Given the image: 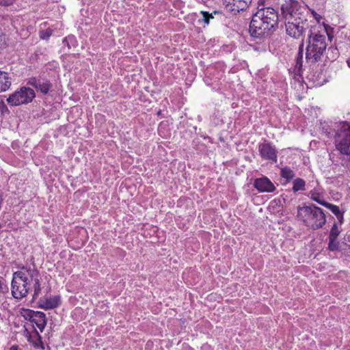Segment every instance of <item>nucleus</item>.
<instances>
[{
    "label": "nucleus",
    "mask_w": 350,
    "mask_h": 350,
    "mask_svg": "<svg viewBox=\"0 0 350 350\" xmlns=\"http://www.w3.org/2000/svg\"><path fill=\"white\" fill-rule=\"evenodd\" d=\"M250 24L251 36L259 38L268 33L278 25V14L272 8L256 7Z\"/></svg>",
    "instance_id": "obj_1"
},
{
    "label": "nucleus",
    "mask_w": 350,
    "mask_h": 350,
    "mask_svg": "<svg viewBox=\"0 0 350 350\" xmlns=\"http://www.w3.org/2000/svg\"><path fill=\"white\" fill-rule=\"evenodd\" d=\"M329 25L323 23V30H311L306 47V59L308 63H315L321 59L327 48V37L330 39Z\"/></svg>",
    "instance_id": "obj_2"
},
{
    "label": "nucleus",
    "mask_w": 350,
    "mask_h": 350,
    "mask_svg": "<svg viewBox=\"0 0 350 350\" xmlns=\"http://www.w3.org/2000/svg\"><path fill=\"white\" fill-rule=\"evenodd\" d=\"M297 217L312 230L320 229L326 223V215L323 209L312 203L298 206Z\"/></svg>",
    "instance_id": "obj_3"
},
{
    "label": "nucleus",
    "mask_w": 350,
    "mask_h": 350,
    "mask_svg": "<svg viewBox=\"0 0 350 350\" xmlns=\"http://www.w3.org/2000/svg\"><path fill=\"white\" fill-rule=\"evenodd\" d=\"M30 290V280L24 271H17L13 273L11 293L14 298L21 299L25 297Z\"/></svg>",
    "instance_id": "obj_4"
},
{
    "label": "nucleus",
    "mask_w": 350,
    "mask_h": 350,
    "mask_svg": "<svg viewBox=\"0 0 350 350\" xmlns=\"http://www.w3.org/2000/svg\"><path fill=\"white\" fill-rule=\"evenodd\" d=\"M335 145L340 153H350V124L342 122L337 125Z\"/></svg>",
    "instance_id": "obj_5"
},
{
    "label": "nucleus",
    "mask_w": 350,
    "mask_h": 350,
    "mask_svg": "<svg viewBox=\"0 0 350 350\" xmlns=\"http://www.w3.org/2000/svg\"><path fill=\"white\" fill-rule=\"evenodd\" d=\"M282 13L286 21L301 18H306L305 13L308 9L304 4L297 1L289 0L282 4Z\"/></svg>",
    "instance_id": "obj_6"
},
{
    "label": "nucleus",
    "mask_w": 350,
    "mask_h": 350,
    "mask_svg": "<svg viewBox=\"0 0 350 350\" xmlns=\"http://www.w3.org/2000/svg\"><path fill=\"white\" fill-rule=\"evenodd\" d=\"M35 96L36 94L33 89L22 87L10 94L7 98V102L12 106H18L31 103Z\"/></svg>",
    "instance_id": "obj_7"
},
{
    "label": "nucleus",
    "mask_w": 350,
    "mask_h": 350,
    "mask_svg": "<svg viewBox=\"0 0 350 350\" xmlns=\"http://www.w3.org/2000/svg\"><path fill=\"white\" fill-rule=\"evenodd\" d=\"M286 23V31L288 36L298 39L303 36L304 31L307 26V19L301 18L288 20Z\"/></svg>",
    "instance_id": "obj_8"
},
{
    "label": "nucleus",
    "mask_w": 350,
    "mask_h": 350,
    "mask_svg": "<svg viewBox=\"0 0 350 350\" xmlns=\"http://www.w3.org/2000/svg\"><path fill=\"white\" fill-rule=\"evenodd\" d=\"M303 54L304 40H302L299 47V51L295 60V64L291 68H289V72L293 73L295 77L297 76L300 77L301 75L303 70Z\"/></svg>",
    "instance_id": "obj_9"
},
{
    "label": "nucleus",
    "mask_w": 350,
    "mask_h": 350,
    "mask_svg": "<svg viewBox=\"0 0 350 350\" xmlns=\"http://www.w3.org/2000/svg\"><path fill=\"white\" fill-rule=\"evenodd\" d=\"M254 187L260 192H273L275 187L272 182L266 176L256 178Z\"/></svg>",
    "instance_id": "obj_10"
},
{
    "label": "nucleus",
    "mask_w": 350,
    "mask_h": 350,
    "mask_svg": "<svg viewBox=\"0 0 350 350\" xmlns=\"http://www.w3.org/2000/svg\"><path fill=\"white\" fill-rule=\"evenodd\" d=\"M28 84L34 87L37 90L40 91L44 94L49 92L51 87V84L48 80L36 77L29 79Z\"/></svg>",
    "instance_id": "obj_11"
},
{
    "label": "nucleus",
    "mask_w": 350,
    "mask_h": 350,
    "mask_svg": "<svg viewBox=\"0 0 350 350\" xmlns=\"http://www.w3.org/2000/svg\"><path fill=\"white\" fill-rule=\"evenodd\" d=\"M38 304L39 308L44 310L55 308L61 304L60 297L57 295L45 299H40Z\"/></svg>",
    "instance_id": "obj_12"
},
{
    "label": "nucleus",
    "mask_w": 350,
    "mask_h": 350,
    "mask_svg": "<svg viewBox=\"0 0 350 350\" xmlns=\"http://www.w3.org/2000/svg\"><path fill=\"white\" fill-rule=\"evenodd\" d=\"M25 332L27 333L26 336L27 338L28 342L31 343L34 348L40 349H42V350L44 349V343L42 342V336H40V334L38 333V330L34 327H33V333L36 338L35 340L32 339V336L27 328L25 329Z\"/></svg>",
    "instance_id": "obj_13"
},
{
    "label": "nucleus",
    "mask_w": 350,
    "mask_h": 350,
    "mask_svg": "<svg viewBox=\"0 0 350 350\" xmlns=\"http://www.w3.org/2000/svg\"><path fill=\"white\" fill-rule=\"evenodd\" d=\"M31 323L35 324L40 331L42 332L47 323L46 314L43 312L36 311Z\"/></svg>",
    "instance_id": "obj_14"
},
{
    "label": "nucleus",
    "mask_w": 350,
    "mask_h": 350,
    "mask_svg": "<svg viewBox=\"0 0 350 350\" xmlns=\"http://www.w3.org/2000/svg\"><path fill=\"white\" fill-rule=\"evenodd\" d=\"M252 0H232L229 2L231 6L232 11L240 12L245 10L251 5Z\"/></svg>",
    "instance_id": "obj_15"
},
{
    "label": "nucleus",
    "mask_w": 350,
    "mask_h": 350,
    "mask_svg": "<svg viewBox=\"0 0 350 350\" xmlns=\"http://www.w3.org/2000/svg\"><path fill=\"white\" fill-rule=\"evenodd\" d=\"M12 84V78L8 72L0 70V93L8 90Z\"/></svg>",
    "instance_id": "obj_16"
},
{
    "label": "nucleus",
    "mask_w": 350,
    "mask_h": 350,
    "mask_svg": "<svg viewBox=\"0 0 350 350\" xmlns=\"http://www.w3.org/2000/svg\"><path fill=\"white\" fill-rule=\"evenodd\" d=\"M329 159L334 165H348L350 163V154H329Z\"/></svg>",
    "instance_id": "obj_17"
},
{
    "label": "nucleus",
    "mask_w": 350,
    "mask_h": 350,
    "mask_svg": "<svg viewBox=\"0 0 350 350\" xmlns=\"http://www.w3.org/2000/svg\"><path fill=\"white\" fill-rule=\"evenodd\" d=\"M325 207L328 208L337 218L338 223L340 225L342 224L344 222V211H342L339 206L331 204L329 202H327L325 205Z\"/></svg>",
    "instance_id": "obj_18"
},
{
    "label": "nucleus",
    "mask_w": 350,
    "mask_h": 350,
    "mask_svg": "<svg viewBox=\"0 0 350 350\" xmlns=\"http://www.w3.org/2000/svg\"><path fill=\"white\" fill-rule=\"evenodd\" d=\"M200 14L202 17L198 19V23L203 25L204 27L208 25L210 23V20L213 19V14H220L221 13L218 11H214L213 13H208V12L201 11Z\"/></svg>",
    "instance_id": "obj_19"
},
{
    "label": "nucleus",
    "mask_w": 350,
    "mask_h": 350,
    "mask_svg": "<svg viewBox=\"0 0 350 350\" xmlns=\"http://www.w3.org/2000/svg\"><path fill=\"white\" fill-rule=\"evenodd\" d=\"M258 150L260 153H275L276 152L275 147L265 141L259 144Z\"/></svg>",
    "instance_id": "obj_20"
},
{
    "label": "nucleus",
    "mask_w": 350,
    "mask_h": 350,
    "mask_svg": "<svg viewBox=\"0 0 350 350\" xmlns=\"http://www.w3.org/2000/svg\"><path fill=\"white\" fill-rule=\"evenodd\" d=\"M293 191L294 192H297L299 191H304L306 189L305 185L306 182L304 179L301 178H297L293 182Z\"/></svg>",
    "instance_id": "obj_21"
},
{
    "label": "nucleus",
    "mask_w": 350,
    "mask_h": 350,
    "mask_svg": "<svg viewBox=\"0 0 350 350\" xmlns=\"http://www.w3.org/2000/svg\"><path fill=\"white\" fill-rule=\"evenodd\" d=\"M280 176L286 178L287 181H289L295 177V174L290 167H285L281 169Z\"/></svg>",
    "instance_id": "obj_22"
},
{
    "label": "nucleus",
    "mask_w": 350,
    "mask_h": 350,
    "mask_svg": "<svg viewBox=\"0 0 350 350\" xmlns=\"http://www.w3.org/2000/svg\"><path fill=\"white\" fill-rule=\"evenodd\" d=\"M168 124L166 122H162L160 123L158 127L159 134L164 138L167 137L170 135V130L167 129Z\"/></svg>",
    "instance_id": "obj_23"
},
{
    "label": "nucleus",
    "mask_w": 350,
    "mask_h": 350,
    "mask_svg": "<svg viewBox=\"0 0 350 350\" xmlns=\"http://www.w3.org/2000/svg\"><path fill=\"white\" fill-rule=\"evenodd\" d=\"M33 282V294L31 301H34L38 298L42 290L40 279L36 278Z\"/></svg>",
    "instance_id": "obj_24"
},
{
    "label": "nucleus",
    "mask_w": 350,
    "mask_h": 350,
    "mask_svg": "<svg viewBox=\"0 0 350 350\" xmlns=\"http://www.w3.org/2000/svg\"><path fill=\"white\" fill-rule=\"evenodd\" d=\"M36 311L32 310L31 309L22 308L21 310V316L27 321H29L31 323Z\"/></svg>",
    "instance_id": "obj_25"
},
{
    "label": "nucleus",
    "mask_w": 350,
    "mask_h": 350,
    "mask_svg": "<svg viewBox=\"0 0 350 350\" xmlns=\"http://www.w3.org/2000/svg\"><path fill=\"white\" fill-rule=\"evenodd\" d=\"M327 249L331 252L338 251L340 250V243L337 238L329 239Z\"/></svg>",
    "instance_id": "obj_26"
},
{
    "label": "nucleus",
    "mask_w": 350,
    "mask_h": 350,
    "mask_svg": "<svg viewBox=\"0 0 350 350\" xmlns=\"http://www.w3.org/2000/svg\"><path fill=\"white\" fill-rule=\"evenodd\" d=\"M26 272H25L27 275V278L29 277L31 280L35 281L36 278H39L40 273L37 269H31L30 267L25 268Z\"/></svg>",
    "instance_id": "obj_27"
},
{
    "label": "nucleus",
    "mask_w": 350,
    "mask_h": 350,
    "mask_svg": "<svg viewBox=\"0 0 350 350\" xmlns=\"http://www.w3.org/2000/svg\"><path fill=\"white\" fill-rule=\"evenodd\" d=\"M340 232L341 231L338 228V224L334 221L329 231L328 239H338Z\"/></svg>",
    "instance_id": "obj_28"
},
{
    "label": "nucleus",
    "mask_w": 350,
    "mask_h": 350,
    "mask_svg": "<svg viewBox=\"0 0 350 350\" xmlns=\"http://www.w3.org/2000/svg\"><path fill=\"white\" fill-rule=\"evenodd\" d=\"M310 198L313 200V201H315L316 202H317L318 204L325 206V205L326 204V203L327 202H326L325 200H323V198H321V197L320 196V195L316 192H312L311 191L310 192Z\"/></svg>",
    "instance_id": "obj_29"
},
{
    "label": "nucleus",
    "mask_w": 350,
    "mask_h": 350,
    "mask_svg": "<svg viewBox=\"0 0 350 350\" xmlns=\"http://www.w3.org/2000/svg\"><path fill=\"white\" fill-rule=\"evenodd\" d=\"M64 42H66L68 47L70 48L71 46H75L76 45V38L73 36H69L64 39Z\"/></svg>",
    "instance_id": "obj_30"
},
{
    "label": "nucleus",
    "mask_w": 350,
    "mask_h": 350,
    "mask_svg": "<svg viewBox=\"0 0 350 350\" xmlns=\"http://www.w3.org/2000/svg\"><path fill=\"white\" fill-rule=\"evenodd\" d=\"M321 129L323 133H325L327 137H331L332 133L329 131V125L327 123L324 122L323 124H321Z\"/></svg>",
    "instance_id": "obj_31"
},
{
    "label": "nucleus",
    "mask_w": 350,
    "mask_h": 350,
    "mask_svg": "<svg viewBox=\"0 0 350 350\" xmlns=\"http://www.w3.org/2000/svg\"><path fill=\"white\" fill-rule=\"evenodd\" d=\"M311 13H312V14L313 17L314 18V19H315V20L317 21V22L318 23V24H319V25H323V23H324V22H323V21H322V22H321V20H322V18H322V16H321L320 14H317V13L315 11H314V10H312V11H311Z\"/></svg>",
    "instance_id": "obj_32"
},
{
    "label": "nucleus",
    "mask_w": 350,
    "mask_h": 350,
    "mask_svg": "<svg viewBox=\"0 0 350 350\" xmlns=\"http://www.w3.org/2000/svg\"><path fill=\"white\" fill-rule=\"evenodd\" d=\"M328 51H331L332 53V56L331 57H329L330 59H335L337 58L338 55V52L336 48H329Z\"/></svg>",
    "instance_id": "obj_33"
},
{
    "label": "nucleus",
    "mask_w": 350,
    "mask_h": 350,
    "mask_svg": "<svg viewBox=\"0 0 350 350\" xmlns=\"http://www.w3.org/2000/svg\"><path fill=\"white\" fill-rule=\"evenodd\" d=\"M52 34V30L50 29H48L46 30L45 32L42 33L40 37L42 39H47L49 38Z\"/></svg>",
    "instance_id": "obj_34"
},
{
    "label": "nucleus",
    "mask_w": 350,
    "mask_h": 350,
    "mask_svg": "<svg viewBox=\"0 0 350 350\" xmlns=\"http://www.w3.org/2000/svg\"><path fill=\"white\" fill-rule=\"evenodd\" d=\"M262 157L265 159H271L276 161L277 154H261Z\"/></svg>",
    "instance_id": "obj_35"
},
{
    "label": "nucleus",
    "mask_w": 350,
    "mask_h": 350,
    "mask_svg": "<svg viewBox=\"0 0 350 350\" xmlns=\"http://www.w3.org/2000/svg\"><path fill=\"white\" fill-rule=\"evenodd\" d=\"M15 0H0V5L8 6L14 3Z\"/></svg>",
    "instance_id": "obj_36"
},
{
    "label": "nucleus",
    "mask_w": 350,
    "mask_h": 350,
    "mask_svg": "<svg viewBox=\"0 0 350 350\" xmlns=\"http://www.w3.org/2000/svg\"><path fill=\"white\" fill-rule=\"evenodd\" d=\"M201 350H213V349L210 345L204 343L201 346Z\"/></svg>",
    "instance_id": "obj_37"
},
{
    "label": "nucleus",
    "mask_w": 350,
    "mask_h": 350,
    "mask_svg": "<svg viewBox=\"0 0 350 350\" xmlns=\"http://www.w3.org/2000/svg\"><path fill=\"white\" fill-rule=\"evenodd\" d=\"M265 0H258L257 7L264 6Z\"/></svg>",
    "instance_id": "obj_38"
},
{
    "label": "nucleus",
    "mask_w": 350,
    "mask_h": 350,
    "mask_svg": "<svg viewBox=\"0 0 350 350\" xmlns=\"http://www.w3.org/2000/svg\"><path fill=\"white\" fill-rule=\"evenodd\" d=\"M184 350H194L191 347H190L189 345H184L183 347Z\"/></svg>",
    "instance_id": "obj_39"
},
{
    "label": "nucleus",
    "mask_w": 350,
    "mask_h": 350,
    "mask_svg": "<svg viewBox=\"0 0 350 350\" xmlns=\"http://www.w3.org/2000/svg\"><path fill=\"white\" fill-rule=\"evenodd\" d=\"M3 278H0V291H3Z\"/></svg>",
    "instance_id": "obj_40"
},
{
    "label": "nucleus",
    "mask_w": 350,
    "mask_h": 350,
    "mask_svg": "<svg viewBox=\"0 0 350 350\" xmlns=\"http://www.w3.org/2000/svg\"><path fill=\"white\" fill-rule=\"evenodd\" d=\"M10 350H18V347L17 345H13L10 348Z\"/></svg>",
    "instance_id": "obj_41"
},
{
    "label": "nucleus",
    "mask_w": 350,
    "mask_h": 350,
    "mask_svg": "<svg viewBox=\"0 0 350 350\" xmlns=\"http://www.w3.org/2000/svg\"><path fill=\"white\" fill-rule=\"evenodd\" d=\"M319 142L317 141H312L310 144V146L312 147V145H317Z\"/></svg>",
    "instance_id": "obj_42"
},
{
    "label": "nucleus",
    "mask_w": 350,
    "mask_h": 350,
    "mask_svg": "<svg viewBox=\"0 0 350 350\" xmlns=\"http://www.w3.org/2000/svg\"><path fill=\"white\" fill-rule=\"evenodd\" d=\"M345 241H350V234L347 235L345 237Z\"/></svg>",
    "instance_id": "obj_43"
},
{
    "label": "nucleus",
    "mask_w": 350,
    "mask_h": 350,
    "mask_svg": "<svg viewBox=\"0 0 350 350\" xmlns=\"http://www.w3.org/2000/svg\"><path fill=\"white\" fill-rule=\"evenodd\" d=\"M2 107V108H4L5 109H7V107L5 105V104L3 103H1L0 104V108Z\"/></svg>",
    "instance_id": "obj_44"
},
{
    "label": "nucleus",
    "mask_w": 350,
    "mask_h": 350,
    "mask_svg": "<svg viewBox=\"0 0 350 350\" xmlns=\"http://www.w3.org/2000/svg\"><path fill=\"white\" fill-rule=\"evenodd\" d=\"M347 64L348 66L350 68V57L347 59Z\"/></svg>",
    "instance_id": "obj_45"
},
{
    "label": "nucleus",
    "mask_w": 350,
    "mask_h": 350,
    "mask_svg": "<svg viewBox=\"0 0 350 350\" xmlns=\"http://www.w3.org/2000/svg\"><path fill=\"white\" fill-rule=\"evenodd\" d=\"M3 224H4V223H3V220L0 221V228H1L3 226Z\"/></svg>",
    "instance_id": "obj_46"
},
{
    "label": "nucleus",
    "mask_w": 350,
    "mask_h": 350,
    "mask_svg": "<svg viewBox=\"0 0 350 350\" xmlns=\"http://www.w3.org/2000/svg\"><path fill=\"white\" fill-rule=\"evenodd\" d=\"M329 217H330L332 219H334V217H332V215H329Z\"/></svg>",
    "instance_id": "obj_47"
}]
</instances>
